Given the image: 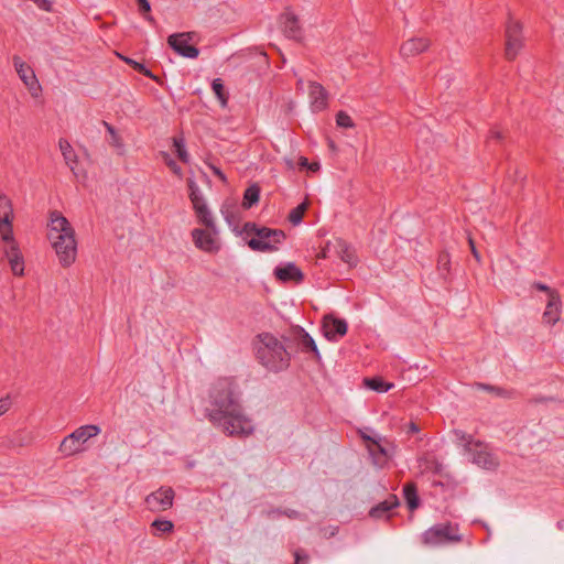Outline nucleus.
<instances>
[{"label": "nucleus", "instance_id": "1", "mask_svg": "<svg viewBox=\"0 0 564 564\" xmlns=\"http://www.w3.org/2000/svg\"><path fill=\"white\" fill-rule=\"evenodd\" d=\"M205 412L208 421L227 436L245 438L254 432L230 378H219L212 384Z\"/></svg>", "mask_w": 564, "mask_h": 564}, {"label": "nucleus", "instance_id": "2", "mask_svg": "<svg viewBox=\"0 0 564 564\" xmlns=\"http://www.w3.org/2000/svg\"><path fill=\"white\" fill-rule=\"evenodd\" d=\"M256 358L270 372H282L291 365V354L285 343L271 333L264 332L256 337Z\"/></svg>", "mask_w": 564, "mask_h": 564}, {"label": "nucleus", "instance_id": "3", "mask_svg": "<svg viewBox=\"0 0 564 564\" xmlns=\"http://www.w3.org/2000/svg\"><path fill=\"white\" fill-rule=\"evenodd\" d=\"M47 239L52 247H76L75 230L59 212L50 214Z\"/></svg>", "mask_w": 564, "mask_h": 564}, {"label": "nucleus", "instance_id": "4", "mask_svg": "<svg viewBox=\"0 0 564 564\" xmlns=\"http://www.w3.org/2000/svg\"><path fill=\"white\" fill-rule=\"evenodd\" d=\"M100 431V427L96 424H87L77 427L62 440L58 446V453L63 457H70L84 452L86 442L97 436Z\"/></svg>", "mask_w": 564, "mask_h": 564}, {"label": "nucleus", "instance_id": "5", "mask_svg": "<svg viewBox=\"0 0 564 564\" xmlns=\"http://www.w3.org/2000/svg\"><path fill=\"white\" fill-rule=\"evenodd\" d=\"M456 438L473 457V463L486 469H494L498 466L496 457L488 452L487 445L475 441L471 435L463 431H454Z\"/></svg>", "mask_w": 564, "mask_h": 564}, {"label": "nucleus", "instance_id": "6", "mask_svg": "<svg viewBox=\"0 0 564 564\" xmlns=\"http://www.w3.org/2000/svg\"><path fill=\"white\" fill-rule=\"evenodd\" d=\"M199 220L207 229H194L192 232L196 247H215L217 241V232L214 229V218L206 203L194 207Z\"/></svg>", "mask_w": 564, "mask_h": 564}, {"label": "nucleus", "instance_id": "7", "mask_svg": "<svg viewBox=\"0 0 564 564\" xmlns=\"http://www.w3.org/2000/svg\"><path fill=\"white\" fill-rule=\"evenodd\" d=\"M458 529L449 522L438 523L422 534V542L427 546H438L462 541Z\"/></svg>", "mask_w": 564, "mask_h": 564}, {"label": "nucleus", "instance_id": "8", "mask_svg": "<svg viewBox=\"0 0 564 564\" xmlns=\"http://www.w3.org/2000/svg\"><path fill=\"white\" fill-rule=\"evenodd\" d=\"M243 234L248 238V247H272L271 243H281L284 238L281 230H272L265 227L258 228L251 223L245 225Z\"/></svg>", "mask_w": 564, "mask_h": 564}, {"label": "nucleus", "instance_id": "9", "mask_svg": "<svg viewBox=\"0 0 564 564\" xmlns=\"http://www.w3.org/2000/svg\"><path fill=\"white\" fill-rule=\"evenodd\" d=\"M13 220L12 200L8 195L0 193V239L7 245L14 242Z\"/></svg>", "mask_w": 564, "mask_h": 564}, {"label": "nucleus", "instance_id": "10", "mask_svg": "<svg viewBox=\"0 0 564 564\" xmlns=\"http://www.w3.org/2000/svg\"><path fill=\"white\" fill-rule=\"evenodd\" d=\"M195 33L183 32L174 33L167 37V44L173 51L185 58H196L199 54V50L192 44Z\"/></svg>", "mask_w": 564, "mask_h": 564}, {"label": "nucleus", "instance_id": "11", "mask_svg": "<svg viewBox=\"0 0 564 564\" xmlns=\"http://www.w3.org/2000/svg\"><path fill=\"white\" fill-rule=\"evenodd\" d=\"M522 46V25L518 21H509L506 28V58L509 61L514 59Z\"/></svg>", "mask_w": 564, "mask_h": 564}, {"label": "nucleus", "instance_id": "12", "mask_svg": "<svg viewBox=\"0 0 564 564\" xmlns=\"http://www.w3.org/2000/svg\"><path fill=\"white\" fill-rule=\"evenodd\" d=\"M276 281L283 284H301L304 281V273L293 262H285L276 265L273 270Z\"/></svg>", "mask_w": 564, "mask_h": 564}, {"label": "nucleus", "instance_id": "13", "mask_svg": "<svg viewBox=\"0 0 564 564\" xmlns=\"http://www.w3.org/2000/svg\"><path fill=\"white\" fill-rule=\"evenodd\" d=\"M174 496V490L171 487H161L147 496L145 502L152 511H165L173 506Z\"/></svg>", "mask_w": 564, "mask_h": 564}, {"label": "nucleus", "instance_id": "14", "mask_svg": "<svg viewBox=\"0 0 564 564\" xmlns=\"http://www.w3.org/2000/svg\"><path fill=\"white\" fill-rule=\"evenodd\" d=\"M431 42L425 36H413L404 41L400 46V55L403 58L417 56L429 50Z\"/></svg>", "mask_w": 564, "mask_h": 564}, {"label": "nucleus", "instance_id": "15", "mask_svg": "<svg viewBox=\"0 0 564 564\" xmlns=\"http://www.w3.org/2000/svg\"><path fill=\"white\" fill-rule=\"evenodd\" d=\"M322 327L324 336L328 340H336L337 337L345 336L348 329L347 322L345 319L334 317L333 315H326L323 318Z\"/></svg>", "mask_w": 564, "mask_h": 564}, {"label": "nucleus", "instance_id": "16", "mask_svg": "<svg viewBox=\"0 0 564 564\" xmlns=\"http://www.w3.org/2000/svg\"><path fill=\"white\" fill-rule=\"evenodd\" d=\"M308 97L311 108L314 112L323 111L327 108V91L318 83H311L308 86Z\"/></svg>", "mask_w": 564, "mask_h": 564}, {"label": "nucleus", "instance_id": "17", "mask_svg": "<svg viewBox=\"0 0 564 564\" xmlns=\"http://www.w3.org/2000/svg\"><path fill=\"white\" fill-rule=\"evenodd\" d=\"M13 65L20 79L30 90L39 88V82L35 77L33 69L30 66H28L20 56H13Z\"/></svg>", "mask_w": 564, "mask_h": 564}, {"label": "nucleus", "instance_id": "18", "mask_svg": "<svg viewBox=\"0 0 564 564\" xmlns=\"http://www.w3.org/2000/svg\"><path fill=\"white\" fill-rule=\"evenodd\" d=\"M293 335L303 352H312L317 361L321 360V354L314 339L303 328H295Z\"/></svg>", "mask_w": 564, "mask_h": 564}, {"label": "nucleus", "instance_id": "19", "mask_svg": "<svg viewBox=\"0 0 564 564\" xmlns=\"http://www.w3.org/2000/svg\"><path fill=\"white\" fill-rule=\"evenodd\" d=\"M280 24L285 33V35L290 39H299L301 35V28L299 23L297 17L290 10H286L280 17Z\"/></svg>", "mask_w": 564, "mask_h": 564}, {"label": "nucleus", "instance_id": "20", "mask_svg": "<svg viewBox=\"0 0 564 564\" xmlns=\"http://www.w3.org/2000/svg\"><path fill=\"white\" fill-rule=\"evenodd\" d=\"M561 297L558 293H551L547 300L545 311L543 313V319L545 323L554 325L561 315Z\"/></svg>", "mask_w": 564, "mask_h": 564}, {"label": "nucleus", "instance_id": "21", "mask_svg": "<svg viewBox=\"0 0 564 564\" xmlns=\"http://www.w3.org/2000/svg\"><path fill=\"white\" fill-rule=\"evenodd\" d=\"M399 506L397 496L391 495L384 501L372 507L369 511V516L373 519H389L391 517L390 511Z\"/></svg>", "mask_w": 564, "mask_h": 564}, {"label": "nucleus", "instance_id": "22", "mask_svg": "<svg viewBox=\"0 0 564 564\" xmlns=\"http://www.w3.org/2000/svg\"><path fill=\"white\" fill-rule=\"evenodd\" d=\"M58 147H59L62 155L65 160L66 165L69 166V169L72 170L74 175L77 176L78 175L76 172L77 154L75 153L72 144L67 140L61 139L58 142Z\"/></svg>", "mask_w": 564, "mask_h": 564}, {"label": "nucleus", "instance_id": "23", "mask_svg": "<svg viewBox=\"0 0 564 564\" xmlns=\"http://www.w3.org/2000/svg\"><path fill=\"white\" fill-rule=\"evenodd\" d=\"M6 257L9 261L12 273L17 276H22L24 274V259L19 252V249L7 250Z\"/></svg>", "mask_w": 564, "mask_h": 564}, {"label": "nucleus", "instance_id": "24", "mask_svg": "<svg viewBox=\"0 0 564 564\" xmlns=\"http://www.w3.org/2000/svg\"><path fill=\"white\" fill-rule=\"evenodd\" d=\"M403 495L410 510H414L419 507L420 499L417 496L416 486L413 482L404 485Z\"/></svg>", "mask_w": 564, "mask_h": 564}, {"label": "nucleus", "instance_id": "25", "mask_svg": "<svg viewBox=\"0 0 564 564\" xmlns=\"http://www.w3.org/2000/svg\"><path fill=\"white\" fill-rule=\"evenodd\" d=\"M420 465L425 473L442 474L443 464L435 457H423L420 459Z\"/></svg>", "mask_w": 564, "mask_h": 564}, {"label": "nucleus", "instance_id": "26", "mask_svg": "<svg viewBox=\"0 0 564 564\" xmlns=\"http://www.w3.org/2000/svg\"><path fill=\"white\" fill-rule=\"evenodd\" d=\"M341 262L346 263L349 268L356 267L358 257L356 249H333Z\"/></svg>", "mask_w": 564, "mask_h": 564}, {"label": "nucleus", "instance_id": "27", "mask_svg": "<svg viewBox=\"0 0 564 564\" xmlns=\"http://www.w3.org/2000/svg\"><path fill=\"white\" fill-rule=\"evenodd\" d=\"M364 383L367 388L377 392H387L393 387V383H388L380 377L365 378Z\"/></svg>", "mask_w": 564, "mask_h": 564}, {"label": "nucleus", "instance_id": "28", "mask_svg": "<svg viewBox=\"0 0 564 564\" xmlns=\"http://www.w3.org/2000/svg\"><path fill=\"white\" fill-rule=\"evenodd\" d=\"M260 198V188L258 185L253 184L249 186L243 194V207L250 208L252 205L259 202Z\"/></svg>", "mask_w": 564, "mask_h": 564}, {"label": "nucleus", "instance_id": "29", "mask_svg": "<svg viewBox=\"0 0 564 564\" xmlns=\"http://www.w3.org/2000/svg\"><path fill=\"white\" fill-rule=\"evenodd\" d=\"M212 89L216 95L220 106L223 108L227 107L228 104V94L225 91V87L223 80L220 78H215L212 83Z\"/></svg>", "mask_w": 564, "mask_h": 564}, {"label": "nucleus", "instance_id": "30", "mask_svg": "<svg viewBox=\"0 0 564 564\" xmlns=\"http://www.w3.org/2000/svg\"><path fill=\"white\" fill-rule=\"evenodd\" d=\"M307 208H308V202L307 200H304L303 203L297 205L295 208H293L289 213V216H288L289 221L293 226L300 225L302 219H303L304 213L306 212Z\"/></svg>", "mask_w": 564, "mask_h": 564}, {"label": "nucleus", "instance_id": "31", "mask_svg": "<svg viewBox=\"0 0 564 564\" xmlns=\"http://www.w3.org/2000/svg\"><path fill=\"white\" fill-rule=\"evenodd\" d=\"M59 263L69 267L76 259L77 249H55Z\"/></svg>", "mask_w": 564, "mask_h": 564}, {"label": "nucleus", "instance_id": "32", "mask_svg": "<svg viewBox=\"0 0 564 564\" xmlns=\"http://www.w3.org/2000/svg\"><path fill=\"white\" fill-rule=\"evenodd\" d=\"M151 528L153 529L154 535H160L161 533L171 532L174 528V524L170 520L156 519L152 522Z\"/></svg>", "mask_w": 564, "mask_h": 564}, {"label": "nucleus", "instance_id": "33", "mask_svg": "<svg viewBox=\"0 0 564 564\" xmlns=\"http://www.w3.org/2000/svg\"><path fill=\"white\" fill-rule=\"evenodd\" d=\"M107 132L110 135V144L118 150H123V141L120 134L116 131V129L109 124L108 122H104Z\"/></svg>", "mask_w": 564, "mask_h": 564}, {"label": "nucleus", "instance_id": "34", "mask_svg": "<svg viewBox=\"0 0 564 564\" xmlns=\"http://www.w3.org/2000/svg\"><path fill=\"white\" fill-rule=\"evenodd\" d=\"M173 144H174L175 152H176L177 156L180 158V160H182L184 163H187L189 156H188V153L186 151L184 140L183 139H178V138H174L173 139Z\"/></svg>", "mask_w": 564, "mask_h": 564}, {"label": "nucleus", "instance_id": "35", "mask_svg": "<svg viewBox=\"0 0 564 564\" xmlns=\"http://www.w3.org/2000/svg\"><path fill=\"white\" fill-rule=\"evenodd\" d=\"M336 123L340 128H354L355 127V123H354L351 117L345 111H339L336 115Z\"/></svg>", "mask_w": 564, "mask_h": 564}, {"label": "nucleus", "instance_id": "36", "mask_svg": "<svg viewBox=\"0 0 564 564\" xmlns=\"http://www.w3.org/2000/svg\"><path fill=\"white\" fill-rule=\"evenodd\" d=\"M139 11L143 14L144 19L150 23H155L154 18L150 14L151 4L149 0H137Z\"/></svg>", "mask_w": 564, "mask_h": 564}, {"label": "nucleus", "instance_id": "37", "mask_svg": "<svg viewBox=\"0 0 564 564\" xmlns=\"http://www.w3.org/2000/svg\"><path fill=\"white\" fill-rule=\"evenodd\" d=\"M31 442H32V436L30 435V433H25V432H19L13 440V444L18 445V446H24V445L30 444Z\"/></svg>", "mask_w": 564, "mask_h": 564}, {"label": "nucleus", "instance_id": "38", "mask_svg": "<svg viewBox=\"0 0 564 564\" xmlns=\"http://www.w3.org/2000/svg\"><path fill=\"white\" fill-rule=\"evenodd\" d=\"M164 162L166 165L171 169V171L176 174L177 176H182V169L181 166L173 160L167 153L163 154Z\"/></svg>", "mask_w": 564, "mask_h": 564}, {"label": "nucleus", "instance_id": "39", "mask_svg": "<svg viewBox=\"0 0 564 564\" xmlns=\"http://www.w3.org/2000/svg\"><path fill=\"white\" fill-rule=\"evenodd\" d=\"M308 555L302 549L294 551V564H308Z\"/></svg>", "mask_w": 564, "mask_h": 564}, {"label": "nucleus", "instance_id": "40", "mask_svg": "<svg viewBox=\"0 0 564 564\" xmlns=\"http://www.w3.org/2000/svg\"><path fill=\"white\" fill-rule=\"evenodd\" d=\"M299 164H300V166L305 167L312 172H317L321 167L318 162L310 163L308 160L304 156L300 158Z\"/></svg>", "mask_w": 564, "mask_h": 564}, {"label": "nucleus", "instance_id": "41", "mask_svg": "<svg viewBox=\"0 0 564 564\" xmlns=\"http://www.w3.org/2000/svg\"><path fill=\"white\" fill-rule=\"evenodd\" d=\"M189 198H191V202L193 204V207H196L198 205H202L205 203L204 200V197L202 195V192L198 189H193L191 193H189Z\"/></svg>", "mask_w": 564, "mask_h": 564}, {"label": "nucleus", "instance_id": "42", "mask_svg": "<svg viewBox=\"0 0 564 564\" xmlns=\"http://www.w3.org/2000/svg\"><path fill=\"white\" fill-rule=\"evenodd\" d=\"M440 269L448 271L449 269V254L446 251H442L437 259Z\"/></svg>", "mask_w": 564, "mask_h": 564}, {"label": "nucleus", "instance_id": "43", "mask_svg": "<svg viewBox=\"0 0 564 564\" xmlns=\"http://www.w3.org/2000/svg\"><path fill=\"white\" fill-rule=\"evenodd\" d=\"M12 406V401L9 395L0 398V416L6 414Z\"/></svg>", "mask_w": 564, "mask_h": 564}, {"label": "nucleus", "instance_id": "44", "mask_svg": "<svg viewBox=\"0 0 564 564\" xmlns=\"http://www.w3.org/2000/svg\"><path fill=\"white\" fill-rule=\"evenodd\" d=\"M479 386H480V388L491 391V392H495L498 395L510 397V394H511L510 392H508L501 388H498V387H492V386H488V384H479Z\"/></svg>", "mask_w": 564, "mask_h": 564}, {"label": "nucleus", "instance_id": "45", "mask_svg": "<svg viewBox=\"0 0 564 564\" xmlns=\"http://www.w3.org/2000/svg\"><path fill=\"white\" fill-rule=\"evenodd\" d=\"M533 286L539 291L546 292L549 297L551 296V293H557L555 290H552L550 286L541 282H534Z\"/></svg>", "mask_w": 564, "mask_h": 564}, {"label": "nucleus", "instance_id": "46", "mask_svg": "<svg viewBox=\"0 0 564 564\" xmlns=\"http://www.w3.org/2000/svg\"><path fill=\"white\" fill-rule=\"evenodd\" d=\"M279 513L284 514V516H286L290 519H300L301 518V513L299 511H296V510H293V509H288V510H284V511H279Z\"/></svg>", "mask_w": 564, "mask_h": 564}, {"label": "nucleus", "instance_id": "47", "mask_svg": "<svg viewBox=\"0 0 564 564\" xmlns=\"http://www.w3.org/2000/svg\"><path fill=\"white\" fill-rule=\"evenodd\" d=\"M489 139L499 141L502 139V132L498 129H492L489 133Z\"/></svg>", "mask_w": 564, "mask_h": 564}, {"label": "nucleus", "instance_id": "48", "mask_svg": "<svg viewBox=\"0 0 564 564\" xmlns=\"http://www.w3.org/2000/svg\"><path fill=\"white\" fill-rule=\"evenodd\" d=\"M420 432V427L417 426L416 423L414 422H410L408 425H406V433L408 434H414V433H417Z\"/></svg>", "mask_w": 564, "mask_h": 564}, {"label": "nucleus", "instance_id": "49", "mask_svg": "<svg viewBox=\"0 0 564 564\" xmlns=\"http://www.w3.org/2000/svg\"><path fill=\"white\" fill-rule=\"evenodd\" d=\"M128 64L132 65L134 69L137 70H143L144 69V65L141 64V63H138L135 61H132L130 58H123Z\"/></svg>", "mask_w": 564, "mask_h": 564}, {"label": "nucleus", "instance_id": "50", "mask_svg": "<svg viewBox=\"0 0 564 564\" xmlns=\"http://www.w3.org/2000/svg\"><path fill=\"white\" fill-rule=\"evenodd\" d=\"M364 438L371 441L373 443V445L379 449V452L384 454V449L381 447V445L376 440H372L369 436H364Z\"/></svg>", "mask_w": 564, "mask_h": 564}, {"label": "nucleus", "instance_id": "51", "mask_svg": "<svg viewBox=\"0 0 564 564\" xmlns=\"http://www.w3.org/2000/svg\"><path fill=\"white\" fill-rule=\"evenodd\" d=\"M187 185H188V188H189V193H191L193 189H195V191H196V189H198V188H199L193 178H188V180H187Z\"/></svg>", "mask_w": 564, "mask_h": 564}, {"label": "nucleus", "instance_id": "52", "mask_svg": "<svg viewBox=\"0 0 564 564\" xmlns=\"http://www.w3.org/2000/svg\"><path fill=\"white\" fill-rule=\"evenodd\" d=\"M326 250L329 251L330 249H321V251L316 254V260L317 261L327 257Z\"/></svg>", "mask_w": 564, "mask_h": 564}, {"label": "nucleus", "instance_id": "53", "mask_svg": "<svg viewBox=\"0 0 564 564\" xmlns=\"http://www.w3.org/2000/svg\"><path fill=\"white\" fill-rule=\"evenodd\" d=\"M470 250H471V252H473V254H474L475 259H476L477 261H479V260H480L479 249L473 248V249H470Z\"/></svg>", "mask_w": 564, "mask_h": 564}, {"label": "nucleus", "instance_id": "54", "mask_svg": "<svg viewBox=\"0 0 564 564\" xmlns=\"http://www.w3.org/2000/svg\"><path fill=\"white\" fill-rule=\"evenodd\" d=\"M143 75L150 77V78H153V75L151 73V70H149L148 68L144 67L143 70H140Z\"/></svg>", "mask_w": 564, "mask_h": 564}, {"label": "nucleus", "instance_id": "55", "mask_svg": "<svg viewBox=\"0 0 564 564\" xmlns=\"http://www.w3.org/2000/svg\"><path fill=\"white\" fill-rule=\"evenodd\" d=\"M215 174L218 175L223 181L226 180L225 175L219 170H215Z\"/></svg>", "mask_w": 564, "mask_h": 564}, {"label": "nucleus", "instance_id": "56", "mask_svg": "<svg viewBox=\"0 0 564 564\" xmlns=\"http://www.w3.org/2000/svg\"><path fill=\"white\" fill-rule=\"evenodd\" d=\"M558 528H560V529H563V523H561V522H560V523H558Z\"/></svg>", "mask_w": 564, "mask_h": 564}, {"label": "nucleus", "instance_id": "57", "mask_svg": "<svg viewBox=\"0 0 564 564\" xmlns=\"http://www.w3.org/2000/svg\"><path fill=\"white\" fill-rule=\"evenodd\" d=\"M260 250H261V251H264L265 249H264V248H261Z\"/></svg>", "mask_w": 564, "mask_h": 564}]
</instances>
